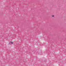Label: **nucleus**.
I'll list each match as a JSON object with an SVG mask.
<instances>
[{
	"instance_id": "1",
	"label": "nucleus",
	"mask_w": 66,
	"mask_h": 66,
	"mask_svg": "<svg viewBox=\"0 0 66 66\" xmlns=\"http://www.w3.org/2000/svg\"><path fill=\"white\" fill-rule=\"evenodd\" d=\"M11 44H13L14 43H13V42H11Z\"/></svg>"
},
{
	"instance_id": "2",
	"label": "nucleus",
	"mask_w": 66,
	"mask_h": 66,
	"mask_svg": "<svg viewBox=\"0 0 66 66\" xmlns=\"http://www.w3.org/2000/svg\"><path fill=\"white\" fill-rule=\"evenodd\" d=\"M54 15L52 16V17H54Z\"/></svg>"
}]
</instances>
